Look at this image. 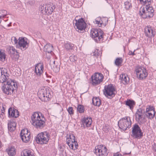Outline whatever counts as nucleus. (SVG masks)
Returning a JSON list of instances; mask_svg holds the SVG:
<instances>
[{
    "label": "nucleus",
    "mask_w": 156,
    "mask_h": 156,
    "mask_svg": "<svg viewBox=\"0 0 156 156\" xmlns=\"http://www.w3.org/2000/svg\"><path fill=\"white\" fill-rule=\"evenodd\" d=\"M103 145H99L95 147L94 153L97 156H99V154H100Z\"/></svg>",
    "instance_id": "24"
},
{
    "label": "nucleus",
    "mask_w": 156,
    "mask_h": 156,
    "mask_svg": "<svg viewBox=\"0 0 156 156\" xmlns=\"http://www.w3.org/2000/svg\"><path fill=\"white\" fill-rule=\"evenodd\" d=\"M49 136L48 133L45 132L38 134L36 138V141L38 144H46L49 140Z\"/></svg>",
    "instance_id": "6"
},
{
    "label": "nucleus",
    "mask_w": 156,
    "mask_h": 156,
    "mask_svg": "<svg viewBox=\"0 0 156 156\" xmlns=\"http://www.w3.org/2000/svg\"><path fill=\"white\" fill-rule=\"evenodd\" d=\"M152 111H154V108L152 106H148L146 108L145 112H151Z\"/></svg>",
    "instance_id": "44"
},
{
    "label": "nucleus",
    "mask_w": 156,
    "mask_h": 156,
    "mask_svg": "<svg viewBox=\"0 0 156 156\" xmlns=\"http://www.w3.org/2000/svg\"><path fill=\"white\" fill-rule=\"evenodd\" d=\"M148 5H146V6H148V8L149 9L151 10V12L152 13H153V12H154V10L152 7L150 6L148 4Z\"/></svg>",
    "instance_id": "51"
},
{
    "label": "nucleus",
    "mask_w": 156,
    "mask_h": 156,
    "mask_svg": "<svg viewBox=\"0 0 156 156\" xmlns=\"http://www.w3.org/2000/svg\"><path fill=\"white\" fill-rule=\"evenodd\" d=\"M52 46L50 44H47L44 46V51L48 53H50L52 52Z\"/></svg>",
    "instance_id": "27"
},
{
    "label": "nucleus",
    "mask_w": 156,
    "mask_h": 156,
    "mask_svg": "<svg viewBox=\"0 0 156 156\" xmlns=\"http://www.w3.org/2000/svg\"><path fill=\"white\" fill-rule=\"evenodd\" d=\"M135 71L137 77L140 80L145 79L147 76L146 69H136Z\"/></svg>",
    "instance_id": "12"
},
{
    "label": "nucleus",
    "mask_w": 156,
    "mask_h": 156,
    "mask_svg": "<svg viewBox=\"0 0 156 156\" xmlns=\"http://www.w3.org/2000/svg\"><path fill=\"white\" fill-rule=\"evenodd\" d=\"M55 8L54 4L50 3L41 6L40 9L43 14L49 15L52 14Z\"/></svg>",
    "instance_id": "5"
},
{
    "label": "nucleus",
    "mask_w": 156,
    "mask_h": 156,
    "mask_svg": "<svg viewBox=\"0 0 156 156\" xmlns=\"http://www.w3.org/2000/svg\"><path fill=\"white\" fill-rule=\"evenodd\" d=\"M3 73H4L1 75V77H0V83H3L4 82H6L8 80H12L9 78V74L8 73L7 69H4L3 70Z\"/></svg>",
    "instance_id": "13"
},
{
    "label": "nucleus",
    "mask_w": 156,
    "mask_h": 156,
    "mask_svg": "<svg viewBox=\"0 0 156 156\" xmlns=\"http://www.w3.org/2000/svg\"><path fill=\"white\" fill-rule=\"evenodd\" d=\"M7 12L5 10H0V16H1L4 19L5 16L7 15Z\"/></svg>",
    "instance_id": "38"
},
{
    "label": "nucleus",
    "mask_w": 156,
    "mask_h": 156,
    "mask_svg": "<svg viewBox=\"0 0 156 156\" xmlns=\"http://www.w3.org/2000/svg\"><path fill=\"white\" fill-rule=\"evenodd\" d=\"M65 48L67 51H70L73 50L74 48V45L70 42H68L64 45Z\"/></svg>",
    "instance_id": "26"
},
{
    "label": "nucleus",
    "mask_w": 156,
    "mask_h": 156,
    "mask_svg": "<svg viewBox=\"0 0 156 156\" xmlns=\"http://www.w3.org/2000/svg\"><path fill=\"white\" fill-rule=\"evenodd\" d=\"M2 86V89L4 93L7 95L11 94L17 88V84L14 80H9Z\"/></svg>",
    "instance_id": "1"
},
{
    "label": "nucleus",
    "mask_w": 156,
    "mask_h": 156,
    "mask_svg": "<svg viewBox=\"0 0 156 156\" xmlns=\"http://www.w3.org/2000/svg\"><path fill=\"white\" fill-rule=\"evenodd\" d=\"M123 62V59L121 57H118L116 58L115 62V63L116 66H119L121 65Z\"/></svg>",
    "instance_id": "33"
},
{
    "label": "nucleus",
    "mask_w": 156,
    "mask_h": 156,
    "mask_svg": "<svg viewBox=\"0 0 156 156\" xmlns=\"http://www.w3.org/2000/svg\"><path fill=\"white\" fill-rule=\"evenodd\" d=\"M7 51L10 55L11 56H12L13 55L15 54L17 51L13 47L9 46L7 49Z\"/></svg>",
    "instance_id": "22"
},
{
    "label": "nucleus",
    "mask_w": 156,
    "mask_h": 156,
    "mask_svg": "<svg viewBox=\"0 0 156 156\" xmlns=\"http://www.w3.org/2000/svg\"><path fill=\"white\" fill-rule=\"evenodd\" d=\"M35 68H43V64L42 63H39L35 66Z\"/></svg>",
    "instance_id": "45"
},
{
    "label": "nucleus",
    "mask_w": 156,
    "mask_h": 156,
    "mask_svg": "<svg viewBox=\"0 0 156 156\" xmlns=\"http://www.w3.org/2000/svg\"><path fill=\"white\" fill-rule=\"evenodd\" d=\"M67 110L68 111L70 115H73L74 114V112L73 108L72 107H69L67 109Z\"/></svg>",
    "instance_id": "43"
},
{
    "label": "nucleus",
    "mask_w": 156,
    "mask_h": 156,
    "mask_svg": "<svg viewBox=\"0 0 156 156\" xmlns=\"http://www.w3.org/2000/svg\"><path fill=\"white\" fill-rule=\"evenodd\" d=\"M119 128L123 130L129 129L131 126V121L129 117H125L120 119L118 122Z\"/></svg>",
    "instance_id": "3"
},
{
    "label": "nucleus",
    "mask_w": 156,
    "mask_h": 156,
    "mask_svg": "<svg viewBox=\"0 0 156 156\" xmlns=\"http://www.w3.org/2000/svg\"><path fill=\"white\" fill-rule=\"evenodd\" d=\"M113 156H122L121 154H119L118 153H114Z\"/></svg>",
    "instance_id": "56"
},
{
    "label": "nucleus",
    "mask_w": 156,
    "mask_h": 156,
    "mask_svg": "<svg viewBox=\"0 0 156 156\" xmlns=\"http://www.w3.org/2000/svg\"><path fill=\"white\" fill-rule=\"evenodd\" d=\"M153 16V13H151V12H148L146 11L145 15H143V18L146 19L148 18H150L152 17Z\"/></svg>",
    "instance_id": "36"
},
{
    "label": "nucleus",
    "mask_w": 156,
    "mask_h": 156,
    "mask_svg": "<svg viewBox=\"0 0 156 156\" xmlns=\"http://www.w3.org/2000/svg\"><path fill=\"white\" fill-rule=\"evenodd\" d=\"M145 32L147 36L148 37H151L154 36L153 31L151 27L148 26L145 28Z\"/></svg>",
    "instance_id": "19"
},
{
    "label": "nucleus",
    "mask_w": 156,
    "mask_h": 156,
    "mask_svg": "<svg viewBox=\"0 0 156 156\" xmlns=\"http://www.w3.org/2000/svg\"><path fill=\"white\" fill-rule=\"evenodd\" d=\"M8 114L10 117L17 118L19 115V112L17 110L10 108L8 110Z\"/></svg>",
    "instance_id": "17"
},
{
    "label": "nucleus",
    "mask_w": 156,
    "mask_h": 156,
    "mask_svg": "<svg viewBox=\"0 0 156 156\" xmlns=\"http://www.w3.org/2000/svg\"><path fill=\"white\" fill-rule=\"evenodd\" d=\"M55 69V70H54V71H55V72H57L58 71H59V69Z\"/></svg>",
    "instance_id": "64"
},
{
    "label": "nucleus",
    "mask_w": 156,
    "mask_h": 156,
    "mask_svg": "<svg viewBox=\"0 0 156 156\" xmlns=\"http://www.w3.org/2000/svg\"><path fill=\"white\" fill-rule=\"evenodd\" d=\"M140 2H141V3L142 2L143 4H146V0H140Z\"/></svg>",
    "instance_id": "61"
},
{
    "label": "nucleus",
    "mask_w": 156,
    "mask_h": 156,
    "mask_svg": "<svg viewBox=\"0 0 156 156\" xmlns=\"http://www.w3.org/2000/svg\"><path fill=\"white\" fill-rule=\"evenodd\" d=\"M11 57L15 58H18L19 57V53L17 51L15 53V54L13 55Z\"/></svg>",
    "instance_id": "48"
},
{
    "label": "nucleus",
    "mask_w": 156,
    "mask_h": 156,
    "mask_svg": "<svg viewBox=\"0 0 156 156\" xmlns=\"http://www.w3.org/2000/svg\"><path fill=\"white\" fill-rule=\"evenodd\" d=\"M54 65H55V61L54 62ZM53 67L54 68H60V66L59 65H56L55 66H53Z\"/></svg>",
    "instance_id": "55"
},
{
    "label": "nucleus",
    "mask_w": 156,
    "mask_h": 156,
    "mask_svg": "<svg viewBox=\"0 0 156 156\" xmlns=\"http://www.w3.org/2000/svg\"><path fill=\"white\" fill-rule=\"evenodd\" d=\"M21 156H34L31 154V151L27 149L23 150L21 153Z\"/></svg>",
    "instance_id": "31"
},
{
    "label": "nucleus",
    "mask_w": 156,
    "mask_h": 156,
    "mask_svg": "<svg viewBox=\"0 0 156 156\" xmlns=\"http://www.w3.org/2000/svg\"><path fill=\"white\" fill-rule=\"evenodd\" d=\"M74 21L76 22L75 26L76 27V29H78L77 31L80 33L84 32L86 28V24L83 19L81 18L78 20L75 19Z\"/></svg>",
    "instance_id": "9"
},
{
    "label": "nucleus",
    "mask_w": 156,
    "mask_h": 156,
    "mask_svg": "<svg viewBox=\"0 0 156 156\" xmlns=\"http://www.w3.org/2000/svg\"><path fill=\"white\" fill-rule=\"evenodd\" d=\"M145 114L148 119H151L154 117L156 113L155 111H152L151 112H145Z\"/></svg>",
    "instance_id": "23"
},
{
    "label": "nucleus",
    "mask_w": 156,
    "mask_h": 156,
    "mask_svg": "<svg viewBox=\"0 0 156 156\" xmlns=\"http://www.w3.org/2000/svg\"><path fill=\"white\" fill-rule=\"evenodd\" d=\"M11 41L12 43L16 44L17 43L18 41L15 37H13L11 38Z\"/></svg>",
    "instance_id": "47"
},
{
    "label": "nucleus",
    "mask_w": 156,
    "mask_h": 156,
    "mask_svg": "<svg viewBox=\"0 0 156 156\" xmlns=\"http://www.w3.org/2000/svg\"><path fill=\"white\" fill-rule=\"evenodd\" d=\"M95 23L98 24V25L99 26V27H100L101 25L103 24L102 23H101L100 21H98L96 20H95V21L94 22Z\"/></svg>",
    "instance_id": "49"
},
{
    "label": "nucleus",
    "mask_w": 156,
    "mask_h": 156,
    "mask_svg": "<svg viewBox=\"0 0 156 156\" xmlns=\"http://www.w3.org/2000/svg\"><path fill=\"white\" fill-rule=\"evenodd\" d=\"M69 59L71 62H75L77 60V58L76 55H72L70 56Z\"/></svg>",
    "instance_id": "40"
},
{
    "label": "nucleus",
    "mask_w": 156,
    "mask_h": 156,
    "mask_svg": "<svg viewBox=\"0 0 156 156\" xmlns=\"http://www.w3.org/2000/svg\"><path fill=\"white\" fill-rule=\"evenodd\" d=\"M66 143L69 146L70 148L73 150H75V148H74V145L73 143H70L69 141H66Z\"/></svg>",
    "instance_id": "46"
},
{
    "label": "nucleus",
    "mask_w": 156,
    "mask_h": 156,
    "mask_svg": "<svg viewBox=\"0 0 156 156\" xmlns=\"http://www.w3.org/2000/svg\"><path fill=\"white\" fill-rule=\"evenodd\" d=\"M120 77L122 78V81L124 84H126L129 83V79L127 75L122 74L120 75Z\"/></svg>",
    "instance_id": "21"
},
{
    "label": "nucleus",
    "mask_w": 156,
    "mask_h": 156,
    "mask_svg": "<svg viewBox=\"0 0 156 156\" xmlns=\"http://www.w3.org/2000/svg\"><path fill=\"white\" fill-rule=\"evenodd\" d=\"M115 89L112 84L105 85L104 87V93L106 97L111 99L115 94Z\"/></svg>",
    "instance_id": "8"
},
{
    "label": "nucleus",
    "mask_w": 156,
    "mask_h": 156,
    "mask_svg": "<svg viewBox=\"0 0 156 156\" xmlns=\"http://www.w3.org/2000/svg\"><path fill=\"white\" fill-rule=\"evenodd\" d=\"M132 136L136 139H140L143 136L142 131L137 124H135L133 127Z\"/></svg>",
    "instance_id": "10"
},
{
    "label": "nucleus",
    "mask_w": 156,
    "mask_h": 156,
    "mask_svg": "<svg viewBox=\"0 0 156 156\" xmlns=\"http://www.w3.org/2000/svg\"><path fill=\"white\" fill-rule=\"evenodd\" d=\"M8 128L10 131H13L16 129V123L13 121H9L8 123Z\"/></svg>",
    "instance_id": "20"
},
{
    "label": "nucleus",
    "mask_w": 156,
    "mask_h": 156,
    "mask_svg": "<svg viewBox=\"0 0 156 156\" xmlns=\"http://www.w3.org/2000/svg\"><path fill=\"white\" fill-rule=\"evenodd\" d=\"M27 134H30V133L28 132V130L27 129H22L20 133V136L26 135Z\"/></svg>",
    "instance_id": "39"
},
{
    "label": "nucleus",
    "mask_w": 156,
    "mask_h": 156,
    "mask_svg": "<svg viewBox=\"0 0 156 156\" xmlns=\"http://www.w3.org/2000/svg\"><path fill=\"white\" fill-rule=\"evenodd\" d=\"M11 22H9V23H8L5 24V25L7 26V27H9L11 26Z\"/></svg>",
    "instance_id": "63"
},
{
    "label": "nucleus",
    "mask_w": 156,
    "mask_h": 156,
    "mask_svg": "<svg viewBox=\"0 0 156 156\" xmlns=\"http://www.w3.org/2000/svg\"><path fill=\"white\" fill-rule=\"evenodd\" d=\"M108 153V152L107 149L106 147L103 145L101 151L99 156H107Z\"/></svg>",
    "instance_id": "29"
},
{
    "label": "nucleus",
    "mask_w": 156,
    "mask_h": 156,
    "mask_svg": "<svg viewBox=\"0 0 156 156\" xmlns=\"http://www.w3.org/2000/svg\"><path fill=\"white\" fill-rule=\"evenodd\" d=\"M67 139L68 140V141L70 142V143H73L76 141L75 137L73 134H70L67 137Z\"/></svg>",
    "instance_id": "35"
},
{
    "label": "nucleus",
    "mask_w": 156,
    "mask_h": 156,
    "mask_svg": "<svg viewBox=\"0 0 156 156\" xmlns=\"http://www.w3.org/2000/svg\"><path fill=\"white\" fill-rule=\"evenodd\" d=\"M77 111L80 113H82L84 112V106L81 105H79L77 108Z\"/></svg>",
    "instance_id": "37"
},
{
    "label": "nucleus",
    "mask_w": 156,
    "mask_h": 156,
    "mask_svg": "<svg viewBox=\"0 0 156 156\" xmlns=\"http://www.w3.org/2000/svg\"><path fill=\"white\" fill-rule=\"evenodd\" d=\"M60 156H66V151H64L63 152H60Z\"/></svg>",
    "instance_id": "54"
},
{
    "label": "nucleus",
    "mask_w": 156,
    "mask_h": 156,
    "mask_svg": "<svg viewBox=\"0 0 156 156\" xmlns=\"http://www.w3.org/2000/svg\"><path fill=\"white\" fill-rule=\"evenodd\" d=\"M42 69H35L34 72L37 76H40L42 73Z\"/></svg>",
    "instance_id": "41"
},
{
    "label": "nucleus",
    "mask_w": 156,
    "mask_h": 156,
    "mask_svg": "<svg viewBox=\"0 0 156 156\" xmlns=\"http://www.w3.org/2000/svg\"><path fill=\"white\" fill-rule=\"evenodd\" d=\"M1 70H0V77H1V75L2 76V75L4 74V73H3V70H2L1 69H0Z\"/></svg>",
    "instance_id": "59"
},
{
    "label": "nucleus",
    "mask_w": 156,
    "mask_h": 156,
    "mask_svg": "<svg viewBox=\"0 0 156 156\" xmlns=\"http://www.w3.org/2000/svg\"><path fill=\"white\" fill-rule=\"evenodd\" d=\"M103 31L100 29H92L90 35L92 37L96 42L102 41L103 39Z\"/></svg>",
    "instance_id": "4"
},
{
    "label": "nucleus",
    "mask_w": 156,
    "mask_h": 156,
    "mask_svg": "<svg viewBox=\"0 0 156 156\" xmlns=\"http://www.w3.org/2000/svg\"><path fill=\"white\" fill-rule=\"evenodd\" d=\"M6 55L5 51L2 49H0V61L4 62L6 59Z\"/></svg>",
    "instance_id": "28"
},
{
    "label": "nucleus",
    "mask_w": 156,
    "mask_h": 156,
    "mask_svg": "<svg viewBox=\"0 0 156 156\" xmlns=\"http://www.w3.org/2000/svg\"><path fill=\"white\" fill-rule=\"evenodd\" d=\"M96 51L93 54V55L95 57H97L98 56V51H96Z\"/></svg>",
    "instance_id": "60"
},
{
    "label": "nucleus",
    "mask_w": 156,
    "mask_h": 156,
    "mask_svg": "<svg viewBox=\"0 0 156 156\" xmlns=\"http://www.w3.org/2000/svg\"><path fill=\"white\" fill-rule=\"evenodd\" d=\"M144 111L141 108L138 109L135 114L136 119L139 122L142 123L143 118V112Z\"/></svg>",
    "instance_id": "14"
},
{
    "label": "nucleus",
    "mask_w": 156,
    "mask_h": 156,
    "mask_svg": "<svg viewBox=\"0 0 156 156\" xmlns=\"http://www.w3.org/2000/svg\"><path fill=\"white\" fill-rule=\"evenodd\" d=\"M22 140L24 143L28 142L30 140V134H27L26 135L20 136Z\"/></svg>",
    "instance_id": "25"
},
{
    "label": "nucleus",
    "mask_w": 156,
    "mask_h": 156,
    "mask_svg": "<svg viewBox=\"0 0 156 156\" xmlns=\"http://www.w3.org/2000/svg\"><path fill=\"white\" fill-rule=\"evenodd\" d=\"M92 100L93 104L95 106H99L101 104V101L99 98H93Z\"/></svg>",
    "instance_id": "30"
},
{
    "label": "nucleus",
    "mask_w": 156,
    "mask_h": 156,
    "mask_svg": "<svg viewBox=\"0 0 156 156\" xmlns=\"http://www.w3.org/2000/svg\"><path fill=\"white\" fill-rule=\"evenodd\" d=\"M6 151L8 155L10 156H14L16 154V149L14 147H8L6 149Z\"/></svg>",
    "instance_id": "18"
},
{
    "label": "nucleus",
    "mask_w": 156,
    "mask_h": 156,
    "mask_svg": "<svg viewBox=\"0 0 156 156\" xmlns=\"http://www.w3.org/2000/svg\"><path fill=\"white\" fill-rule=\"evenodd\" d=\"M39 98L43 101H47L51 97L50 91L46 89H41L38 93Z\"/></svg>",
    "instance_id": "7"
},
{
    "label": "nucleus",
    "mask_w": 156,
    "mask_h": 156,
    "mask_svg": "<svg viewBox=\"0 0 156 156\" xmlns=\"http://www.w3.org/2000/svg\"><path fill=\"white\" fill-rule=\"evenodd\" d=\"M124 4L125 6V8L127 9H129L131 7H132L131 3H130L129 2H125Z\"/></svg>",
    "instance_id": "42"
},
{
    "label": "nucleus",
    "mask_w": 156,
    "mask_h": 156,
    "mask_svg": "<svg viewBox=\"0 0 156 156\" xmlns=\"http://www.w3.org/2000/svg\"><path fill=\"white\" fill-rule=\"evenodd\" d=\"M145 9L146 10V11H148V12H151V10L148 8V6H145Z\"/></svg>",
    "instance_id": "62"
},
{
    "label": "nucleus",
    "mask_w": 156,
    "mask_h": 156,
    "mask_svg": "<svg viewBox=\"0 0 156 156\" xmlns=\"http://www.w3.org/2000/svg\"><path fill=\"white\" fill-rule=\"evenodd\" d=\"M146 12L145 8L144 7H141L140 9L139 14L143 18V16L145 15Z\"/></svg>",
    "instance_id": "34"
},
{
    "label": "nucleus",
    "mask_w": 156,
    "mask_h": 156,
    "mask_svg": "<svg viewBox=\"0 0 156 156\" xmlns=\"http://www.w3.org/2000/svg\"><path fill=\"white\" fill-rule=\"evenodd\" d=\"M31 122L33 125L37 129L44 127L45 122L42 120L37 112H34L31 117Z\"/></svg>",
    "instance_id": "2"
},
{
    "label": "nucleus",
    "mask_w": 156,
    "mask_h": 156,
    "mask_svg": "<svg viewBox=\"0 0 156 156\" xmlns=\"http://www.w3.org/2000/svg\"><path fill=\"white\" fill-rule=\"evenodd\" d=\"M103 131L104 132H107L109 131L108 126H105L103 128Z\"/></svg>",
    "instance_id": "50"
},
{
    "label": "nucleus",
    "mask_w": 156,
    "mask_h": 156,
    "mask_svg": "<svg viewBox=\"0 0 156 156\" xmlns=\"http://www.w3.org/2000/svg\"><path fill=\"white\" fill-rule=\"evenodd\" d=\"M5 108L4 106H2V108L1 109V113H4V112H5Z\"/></svg>",
    "instance_id": "57"
},
{
    "label": "nucleus",
    "mask_w": 156,
    "mask_h": 156,
    "mask_svg": "<svg viewBox=\"0 0 156 156\" xmlns=\"http://www.w3.org/2000/svg\"><path fill=\"white\" fill-rule=\"evenodd\" d=\"M18 43L22 50H26L28 46V43L24 38L19 39Z\"/></svg>",
    "instance_id": "15"
},
{
    "label": "nucleus",
    "mask_w": 156,
    "mask_h": 156,
    "mask_svg": "<svg viewBox=\"0 0 156 156\" xmlns=\"http://www.w3.org/2000/svg\"><path fill=\"white\" fill-rule=\"evenodd\" d=\"M91 78L92 84L95 86L99 84L102 82L103 76L101 73H97L94 74V76H92Z\"/></svg>",
    "instance_id": "11"
},
{
    "label": "nucleus",
    "mask_w": 156,
    "mask_h": 156,
    "mask_svg": "<svg viewBox=\"0 0 156 156\" xmlns=\"http://www.w3.org/2000/svg\"><path fill=\"white\" fill-rule=\"evenodd\" d=\"M73 144L75 146V149H77V148L78 147V144L77 143V142L76 141L74 142L73 143Z\"/></svg>",
    "instance_id": "53"
},
{
    "label": "nucleus",
    "mask_w": 156,
    "mask_h": 156,
    "mask_svg": "<svg viewBox=\"0 0 156 156\" xmlns=\"http://www.w3.org/2000/svg\"><path fill=\"white\" fill-rule=\"evenodd\" d=\"M135 102L133 101L129 100L126 102V104L129 107L130 109H132L135 105Z\"/></svg>",
    "instance_id": "32"
},
{
    "label": "nucleus",
    "mask_w": 156,
    "mask_h": 156,
    "mask_svg": "<svg viewBox=\"0 0 156 156\" xmlns=\"http://www.w3.org/2000/svg\"><path fill=\"white\" fill-rule=\"evenodd\" d=\"M81 122L84 127H89L91 124L92 120L91 118L84 117L83 118Z\"/></svg>",
    "instance_id": "16"
},
{
    "label": "nucleus",
    "mask_w": 156,
    "mask_h": 156,
    "mask_svg": "<svg viewBox=\"0 0 156 156\" xmlns=\"http://www.w3.org/2000/svg\"><path fill=\"white\" fill-rule=\"evenodd\" d=\"M129 55H135V53H134V51L133 52L132 51H129Z\"/></svg>",
    "instance_id": "58"
},
{
    "label": "nucleus",
    "mask_w": 156,
    "mask_h": 156,
    "mask_svg": "<svg viewBox=\"0 0 156 156\" xmlns=\"http://www.w3.org/2000/svg\"><path fill=\"white\" fill-rule=\"evenodd\" d=\"M64 147L63 146H60L59 147V151L60 152H63L64 151H66L64 150V148H63Z\"/></svg>",
    "instance_id": "52"
}]
</instances>
